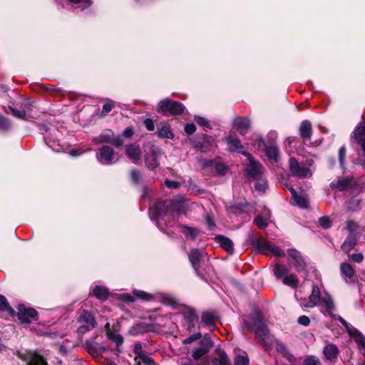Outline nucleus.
<instances>
[{"mask_svg": "<svg viewBox=\"0 0 365 365\" xmlns=\"http://www.w3.org/2000/svg\"><path fill=\"white\" fill-rule=\"evenodd\" d=\"M320 311L325 315L330 317L332 319L338 320L346 328L349 336L355 341L359 348L365 350V336L356 328L349 324L339 315L335 314L336 307L330 294H326L320 302Z\"/></svg>", "mask_w": 365, "mask_h": 365, "instance_id": "1", "label": "nucleus"}, {"mask_svg": "<svg viewBox=\"0 0 365 365\" xmlns=\"http://www.w3.org/2000/svg\"><path fill=\"white\" fill-rule=\"evenodd\" d=\"M181 204L173 200H159L150 208L149 215L158 227L163 221L165 225L172 226L176 215L178 214Z\"/></svg>", "mask_w": 365, "mask_h": 365, "instance_id": "2", "label": "nucleus"}, {"mask_svg": "<svg viewBox=\"0 0 365 365\" xmlns=\"http://www.w3.org/2000/svg\"><path fill=\"white\" fill-rule=\"evenodd\" d=\"M244 327L255 332L257 341L267 351L273 346V338L269 334L264 320L259 315H255L250 320L243 319Z\"/></svg>", "mask_w": 365, "mask_h": 365, "instance_id": "3", "label": "nucleus"}, {"mask_svg": "<svg viewBox=\"0 0 365 365\" xmlns=\"http://www.w3.org/2000/svg\"><path fill=\"white\" fill-rule=\"evenodd\" d=\"M145 161L150 170H153L159 165L158 157L161 155L160 150L151 142L144 144Z\"/></svg>", "mask_w": 365, "mask_h": 365, "instance_id": "4", "label": "nucleus"}, {"mask_svg": "<svg viewBox=\"0 0 365 365\" xmlns=\"http://www.w3.org/2000/svg\"><path fill=\"white\" fill-rule=\"evenodd\" d=\"M206 255L202 250H192L189 254V259L196 274L202 279L205 278L203 267L205 265Z\"/></svg>", "mask_w": 365, "mask_h": 365, "instance_id": "5", "label": "nucleus"}, {"mask_svg": "<svg viewBox=\"0 0 365 365\" xmlns=\"http://www.w3.org/2000/svg\"><path fill=\"white\" fill-rule=\"evenodd\" d=\"M184 110L185 107L182 103L168 98L162 100L158 104V111L165 115L168 113L173 115H179Z\"/></svg>", "mask_w": 365, "mask_h": 365, "instance_id": "6", "label": "nucleus"}, {"mask_svg": "<svg viewBox=\"0 0 365 365\" xmlns=\"http://www.w3.org/2000/svg\"><path fill=\"white\" fill-rule=\"evenodd\" d=\"M78 322L80 326L78 327V332L81 334H85L93 329L97 325V322L93 314L87 311L83 310L78 317Z\"/></svg>", "mask_w": 365, "mask_h": 365, "instance_id": "7", "label": "nucleus"}, {"mask_svg": "<svg viewBox=\"0 0 365 365\" xmlns=\"http://www.w3.org/2000/svg\"><path fill=\"white\" fill-rule=\"evenodd\" d=\"M256 248L265 255H273L277 257L284 256V252L279 247L272 245L270 242L263 238L257 239L255 242Z\"/></svg>", "mask_w": 365, "mask_h": 365, "instance_id": "8", "label": "nucleus"}, {"mask_svg": "<svg viewBox=\"0 0 365 365\" xmlns=\"http://www.w3.org/2000/svg\"><path fill=\"white\" fill-rule=\"evenodd\" d=\"M96 156L97 160L103 165H110L118 161V159H115L113 148L108 145H103L99 148Z\"/></svg>", "mask_w": 365, "mask_h": 365, "instance_id": "9", "label": "nucleus"}, {"mask_svg": "<svg viewBox=\"0 0 365 365\" xmlns=\"http://www.w3.org/2000/svg\"><path fill=\"white\" fill-rule=\"evenodd\" d=\"M96 143H110L116 148H120L123 145L122 137L119 135H115L113 132L108 131L100 134L93 139Z\"/></svg>", "mask_w": 365, "mask_h": 365, "instance_id": "10", "label": "nucleus"}, {"mask_svg": "<svg viewBox=\"0 0 365 365\" xmlns=\"http://www.w3.org/2000/svg\"><path fill=\"white\" fill-rule=\"evenodd\" d=\"M289 169L291 173L299 178H307L312 175L311 170L304 166L301 165L294 158L289 160Z\"/></svg>", "mask_w": 365, "mask_h": 365, "instance_id": "11", "label": "nucleus"}, {"mask_svg": "<svg viewBox=\"0 0 365 365\" xmlns=\"http://www.w3.org/2000/svg\"><path fill=\"white\" fill-rule=\"evenodd\" d=\"M19 356L27 362L26 365H48L46 361L39 354L31 351L19 353Z\"/></svg>", "mask_w": 365, "mask_h": 365, "instance_id": "12", "label": "nucleus"}, {"mask_svg": "<svg viewBox=\"0 0 365 365\" xmlns=\"http://www.w3.org/2000/svg\"><path fill=\"white\" fill-rule=\"evenodd\" d=\"M125 154L128 158L135 164L139 163L142 159V150L136 143L125 145Z\"/></svg>", "mask_w": 365, "mask_h": 365, "instance_id": "13", "label": "nucleus"}, {"mask_svg": "<svg viewBox=\"0 0 365 365\" xmlns=\"http://www.w3.org/2000/svg\"><path fill=\"white\" fill-rule=\"evenodd\" d=\"M243 154L247 156L250 160V163L246 168L247 175L253 178L260 176L264 171L262 165L255 161L250 153H243Z\"/></svg>", "mask_w": 365, "mask_h": 365, "instance_id": "14", "label": "nucleus"}, {"mask_svg": "<svg viewBox=\"0 0 365 365\" xmlns=\"http://www.w3.org/2000/svg\"><path fill=\"white\" fill-rule=\"evenodd\" d=\"M18 318L21 323H31V320L37 316V312L33 308H27L21 304L18 309Z\"/></svg>", "mask_w": 365, "mask_h": 365, "instance_id": "15", "label": "nucleus"}, {"mask_svg": "<svg viewBox=\"0 0 365 365\" xmlns=\"http://www.w3.org/2000/svg\"><path fill=\"white\" fill-rule=\"evenodd\" d=\"M213 343L209 337H204L200 341L199 348L195 349L192 352V357L197 360L206 354L212 347Z\"/></svg>", "mask_w": 365, "mask_h": 365, "instance_id": "16", "label": "nucleus"}, {"mask_svg": "<svg viewBox=\"0 0 365 365\" xmlns=\"http://www.w3.org/2000/svg\"><path fill=\"white\" fill-rule=\"evenodd\" d=\"M289 256L293 259V262H291L295 267V269L298 271H302L306 267V262L304 259L302 258L301 254L294 249H290L288 250Z\"/></svg>", "mask_w": 365, "mask_h": 365, "instance_id": "17", "label": "nucleus"}, {"mask_svg": "<svg viewBox=\"0 0 365 365\" xmlns=\"http://www.w3.org/2000/svg\"><path fill=\"white\" fill-rule=\"evenodd\" d=\"M309 304H301V307L302 308H312L315 306H318L320 304L321 299V292L318 286L313 285L312 293L309 297Z\"/></svg>", "mask_w": 365, "mask_h": 365, "instance_id": "18", "label": "nucleus"}, {"mask_svg": "<svg viewBox=\"0 0 365 365\" xmlns=\"http://www.w3.org/2000/svg\"><path fill=\"white\" fill-rule=\"evenodd\" d=\"M234 125L242 135L246 134L250 126V121L248 118L237 117L234 120Z\"/></svg>", "mask_w": 365, "mask_h": 365, "instance_id": "19", "label": "nucleus"}, {"mask_svg": "<svg viewBox=\"0 0 365 365\" xmlns=\"http://www.w3.org/2000/svg\"><path fill=\"white\" fill-rule=\"evenodd\" d=\"M357 238L358 236L356 233L349 234L348 237L341 245L342 250L346 253H349L351 251L356 245Z\"/></svg>", "mask_w": 365, "mask_h": 365, "instance_id": "20", "label": "nucleus"}, {"mask_svg": "<svg viewBox=\"0 0 365 365\" xmlns=\"http://www.w3.org/2000/svg\"><path fill=\"white\" fill-rule=\"evenodd\" d=\"M323 353L327 359L332 361L337 358L339 349L335 344H329L324 348Z\"/></svg>", "mask_w": 365, "mask_h": 365, "instance_id": "21", "label": "nucleus"}, {"mask_svg": "<svg viewBox=\"0 0 365 365\" xmlns=\"http://www.w3.org/2000/svg\"><path fill=\"white\" fill-rule=\"evenodd\" d=\"M289 190L292 193V199L294 204L298 205L301 208L308 207V202L305 197L299 196L293 187H289Z\"/></svg>", "mask_w": 365, "mask_h": 365, "instance_id": "22", "label": "nucleus"}, {"mask_svg": "<svg viewBox=\"0 0 365 365\" xmlns=\"http://www.w3.org/2000/svg\"><path fill=\"white\" fill-rule=\"evenodd\" d=\"M340 272L343 278L346 281H349L354 275V270L351 265L347 262H342L340 264Z\"/></svg>", "mask_w": 365, "mask_h": 365, "instance_id": "23", "label": "nucleus"}, {"mask_svg": "<svg viewBox=\"0 0 365 365\" xmlns=\"http://www.w3.org/2000/svg\"><path fill=\"white\" fill-rule=\"evenodd\" d=\"M227 145H228V149L230 151H240L241 149H242V145L241 144L240 140L234 135H229L225 139Z\"/></svg>", "mask_w": 365, "mask_h": 365, "instance_id": "24", "label": "nucleus"}, {"mask_svg": "<svg viewBox=\"0 0 365 365\" xmlns=\"http://www.w3.org/2000/svg\"><path fill=\"white\" fill-rule=\"evenodd\" d=\"M299 133L302 138L309 139L312 135V123L309 120H303L299 126Z\"/></svg>", "mask_w": 365, "mask_h": 365, "instance_id": "25", "label": "nucleus"}, {"mask_svg": "<svg viewBox=\"0 0 365 365\" xmlns=\"http://www.w3.org/2000/svg\"><path fill=\"white\" fill-rule=\"evenodd\" d=\"M215 239L220 247H222L227 252L232 253L233 252V243L231 240L222 235L217 236Z\"/></svg>", "mask_w": 365, "mask_h": 365, "instance_id": "26", "label": "nucleus"}, {"mask_svg": "<svg viewBox=\"0 0 365 365\" xmlns=\"http://www.w3.org/2000/svg\"><path fill=\"white\" fill-rule=\"evenodd\" d=\"M351 180L348 178H341L334 180L330 186L331 188L338 189L340 191L346 190L349 185Z\"/></svg>", "mask_w": 365, "mask_h": 365, "instance_id": "27", "label": "nucleus"}, {"mask_svg": "<svg viewBox=\"0 0 365 365\" xmlns=\"http://www.w3.org/2000/svg\"><path fill=\"white\" fill-rule=\"evenodd\" d=\"M217 355L212 361V365H229V360L227 354L220 349L215 350Z\"/></svg>", "mask_w": 365, "mask_h": 365, "instance_id": "28", "label": "nucleus"}, {"mask_svg": "<svg viewBox=\"0 0 365 365\" xmlns=\"http://www.w3.org/2000/svg\"><path fill=\"white\" fill-rule=\"evenodd\" d=\"M93 294L97 299L104 301L107 299L109 291L105 287L96 286L93 290Z\"/></svg>", "mask_w": 365, "mask_h": 365, "instance_id": "29", "label": "nucleus"}, {"mask_svg": "<svg viewBox=\"0 0 365 365\" xmlns=\"http://www.w3.org/2000/svg\"><path fill=\"white\" fill-rule=\"evenodd\" d=\"M185 319L187 323V329H190L197 323L198 316L193 309H190L185 317Z\"/></svg>", "mask_w": 365, "mask_h": 365, "instance_id": "30", "label": "nucleus"}, {"mask_svg": "<svg viewBox=\"0 0 365 365\" xmlns=\"http://www.w3.org/2000/svg\"><path fill=\"white\" fill-rule=\"evenodd\" d=\"M148 330H149L148 326L145 324L141 323V324H138L133 326L130 329L129 333L131 335L137 336V335L143 334L147 332Z\"/></svg>", "mask_w": 365, "mask_h": 365, "instance_id": "31", "label": "nucleus"}, {"mask_svg": "<svg viewBox=\"0 0 365 365\" xmlns=\"http://www.w3.org/2000/svg\"><path fill=\"white\" fill-rule=\"evenodd\" d=\"M71 6L74 9L83 10L91 5V0H68Z\"/></svg>", "mask_w": 365, "mask_h": 365, "instance_id": "32", "label": "nucleus"}, {"mask_svg": "<svg viewBox=\"0 0 365 365\" xmlns=\"http://www.w3.org/2000/svg\"><path fill=\"white\" fill-rule=\"evenodd\" d=\"M265 154L269 160L275 161L279 158V149L275 145H269L265 147Z\"/></svg>", "mask_w": 365, "mask_h": 365, "instance_id": "33", "label": "nucleus"}, {"mask_svg": "<svg viewBox=\"0 0 365 365\" xmlns=\"http://www.w3.org/2000/svg\"><path fill=\"white\" fill-rule=\"evenodd\" d=\"M354 140L357 142H361L365 140V124L359 125L354 131Z\"/></svg>", "mask_w": 365, "mask_h": 365, "instance_id": "34", "label": "nucleus"}, {"mask_svg": "<svg viewBox=\"0 0 365 365\" xmlns=\"http://www.w3.org/2000/svg\"><path fill=\"white\" fill-rule=\"evenodd\" d=\"M289 272V269L284 264H277L274 268V274L277 279H283Z\"/></svg>", "mask_w": 365, "mask_h": 365, "instance_id": "35", "label": "nucleus"}, {"mask_svg": "<svg viewBox=\"0 0 365 365\" xmlns=\"http://www.w3.org/2000/svg\"><path fill=\"white\" fill-rule=\"evenodd\" d=\"M282 282L285 285L296 287L299 284V279L294 274H287L282 279Z\"/></svg>", "mask_w": 365, "mask_h": 365, "instance_id": "36", "label": "nucleus"}, {"mask_svg": "<svg viewBox=\"0 0 365 365\" xmlns=\"http://www.w3.org/2000/svg\"><path fill=\"white\" fill-rule=\"evenodd\" d=\"M0 312H6L10 314H13L14 311L9 305L6 298L0 294Z\"/></svg>", "mask_w": 365, "mask_h": 365, "instance_id": "37", "label": "nucleus"}, {"mask_svg": "<svg viewBox=\"0 0 365 365\" xmlns=\"http://www.w3.org/2000/svg\"><path fill=\"white\" fill-rule=\"evenodd\" d=\"M215 316L210 312H205L202 315V322L207 326H212L215 322Z\"/></svg>", "mask_w": 365, "mask_h": 365, "instance_id": "38", "label": "nucleus"}, {"mask_svg": "<svg viewBox=\"0 0 365 365\" xmlns=\"http://www.w3.org/2000/svg\"><path fill=\"white\" fill-rule=\"evenodd\" d=\"M9 110H10L11 113L14 117L21 119V120H28V118H27L28 113L25 110H19L13 108L11 106L9 107Z\"/></svg>", "mask_w": 365, "mask_h": 365, "instance_id": "39", "label": "nucleus"}, {"mask_svg": "<svg viewBox=\"0 0 365 365\" xmlns=\"http://www.w3.org/2000/svg\"><path fill=\"white\" fill-rule=\"evenodd\" d=\"M158 135L161 138H172L173 134L172 133L170 128L168 125H163L158 130Z\"/></svg>", "mask_w": 365, "mask_h": 365, "instance_id": "40", "label": "nucleus"}, {"mask_svg": "<svg viewBox=\"0 0 365 365\" xmlns=\"http://www.w3.org/2000/svg\"><path fill=\"white\" fill-rule=\"evenodd\" d=\"M115 106V103L113 101H109L106 103L103 106V108L101 113V116H105L109 112L112 110V109Z\"/></svg>", "mask_w": 365, "mask_h": 365, "instance_id": "41", "label": "nucleus"}, {"mask_svg": "<svg viewBox=\"0 0 365 365\" xmlns=\"http://www.w3.org/2000/svg\"><path fill=\"white\" fill-rule=\"evenodd\" d=\"M255 188L259 192H264L267 188V182L264 179L259 180L255 184Z\"/></svg>", "mask_w": 365, "mask_h": 365, "instance_id": "42", "label": "nucleus"}, {"mask_svg": "<svg viewBox=\"0 0 365 365\" xmlns=\"http://www.w3.org/2000/svg\"><path fill=\"white\" fill-rule=\"evenodd\" d=\"M133 294L135 297L141 299L143 300L149 301L152 299V296L143 291H138L135 290L133 291Z\"/></svg>", "mask_w": 365, "mask_h": 365, "instance_id": "43", "label": "nucleus"}, {"mask_svg": "<svg viewBox=\"0 0 365 365\" xmlns=\"http://www.w3.org/2000/svg\"><path fill=\"white\" fill-rule=\"evenodd\" d=\"M319 224L324 229L329 228L331 226V222L329 217L326 216L322 217L319 219Z\"/></svg>", "mask_w": 365, "mask_h": 365, "instance_id": "44", "label": "nucleus"}, {"mask_svg": "<svg viewBox=\"0 0 365 365\" xmlns=\"http://www.w3.org/2000/svg\"><path fill=\"white\" fill-rule=\"evenodd\" d=\"M303 365H320V361L317 357L310 356L304 360Z\"/></svg>", "mask_w": 365, "mask_h": 365, "instance_id": "45", "label": "nucleus"}, {"mask_svg": "<svg viewBox=\"0 0 365 365\" xmlns=\"http://www.w3.org/2000/svg\"><path fill=\"white\" fill-rule=\"evenodd\" d=\"M255 223L259 228L261 229H264L267 226V220L260 215L257 216L255 219Z\"/></svg>", "mask_w": 365, "mask_h": 365, "instance_id": "46", "label": "nucleus"}, {"mask_svg": "<svg viewBox=\"0 0 365 365\" xmlns=\"http://www.w3.org/2000/svg\"><path fill=\"white\" fill-rule=\"evenodd\" d=\"M195 121L200 126L205 127L208 129L212 128L209 121L205 118L197 116L195 118Z\"/></svg>", "mask_w": 365, "mask_h": 365, "instance_id": "47", "label": "nucleus"}, {"mask_svg": "<svg viewBox=\"0 0 365 365\" xmlns=\"http://www.w3.org/2000/svg\"><path fill=\"white\" fill-rule=\"evenodd\" d=\"M346 228L349 231V234L350 233H356L355 231L358 228V225H357L356 222H355L354 221H351V220H349V221L346 222Z\"/></svg>", "mask_w": 365, "mask_h": 365, "instance_id": "48", "label": "nucleus"}, {"mask_svg": "<svg viewBox=\"0 0 365 365\" xmlns=\"http://www.w3.org/2000/svg\"><path fill=\"white\" fill-rule=\"evenodd\" d=\"M10 127V122L8 118L0 115V129L6 130Z\"/></svg>", "mask_w": 365, "mask_h": 365, "instance_id": "49", "label": "nucleus"}, {"mask_svg": "<svg viewBox=\"0 0 365 365\" xmlns=\"http://www.w3.org/2000/svg\"><path fill=\"white\" fill-rule=\"evenodd\" d=\"M248 359L245 356H237L235 360V365H248Z\"/></svg>", "mask_w": 365, "mask_h": 365, "instance_id": "50", "label": "nucleus"}, {"mask_svg": "<svg viewBox=\"0 0 365 365\" xmlns=\"http://www.w3.org/2000/svg\"><path fill=\"white\" fill-rule=\"evenodd\" d=\"M139 359L145 365H155L154 360L151 357L145 355V354L140 355V357Z\"/></svg>", "mask_w": 365, "mask_h": 365, "instance_id": "51", "label": "nucleus"}, {"mask_svg": "<svg viewBox=\"0 0 365 365\" xmlns=\"http://www.w3.org/2000/svg\"><path fill=\"white\" fill-rule=\"evenodd\" d=\"M345 156H346V148H345V147L342 146L340 148L339 151V163L342 168H344V165Z\"/></svg>", "mask_w": 365, "mask_h": 365, "instance_id": "52", "label": "nucleus"}, {"mask_svg": "<svg viewBox=\"0 0 365 365\" xmlns=\"http://www.w3.org/2000/svg\"><path fill=\"white\" fill-rule=\"evenodd\" d=\"M44 140H45L46 143V144H47V145H48L51 149H53V150L57 151V152H59V151H60V148H58V147H60V144H59V143H58V144H57V147L56 146V144H53H53H51V138L50 137H48V136H46V137L44 138ZM53 143H55V140H53Z\"/></svg>", "mask_w": 365, "mask_h": 365, "instance_id": "53", "label": "nucleus"}, {"mask_svg": "<svg viewBox=\"0 0 365 365\" xmlns=\"http://www.w3.org/2000/svg\"><path fill=\"white\" fill-rule=\"evenodd\" d=\"M215 171L220 175H225L227 171V168L222 164L219 163L215 165Z\"/></svg>", "mask_w": 365, "mask_h": 365, "instance_id": "54", "label": "nucleus"}, {"mask_svg": "<svg viewBox=\"0 0 365 365\" xmlns=\"http://www.w3.org/2000/svg\"><path fill=\"white\" fill-rule=\"evenodd\" d=\"M201 334L200 333H197V334H192L191 335L190 337L185 339L184 341H183V343L185 344H190L192 343V341L197 340V339H199L201 338Z\"/></svg>", "mask_w": 365, "mask_h": 365, "instance_id": "55", "label": "nucleus"}, {"mask_svg": "<svg viewBox=\"0 0 365 365\" xmlns=\"http://www.w3.org/2000/svg\"><path fill=\"white\" fill-rule=\"evenodd\" d=\"M165 185L168 188H171V189H176V188H178L180 186V183L179 182L169 180H166L165 181Z\"/></svg>", "mask_w": 365, "mask_h": 365, "instance_id": "56", "label": "nucleus"}, {"mask_svg": "<svg viewBox=\"0 0 365 365\" xmlns=\"http://www.w3.org/2000/svg\"><path fill=\"white\" fill-rule=\"evenodd\" d=\"M297 322L299 324L301 325H303V326H305V327H307L310 324V319L308 317L305 316V315H303V316H300L298 319H297Z\"/></svg>", "mask_w": 365, "mask_h": 365, "instance_id": "57", "label": "nucleus"}, {"mask_svg": "<svg viewBox=\"0 0 365 365\" xmlns=\"http://www.w3.org/2000/svg\"><path fill=\"white\" fill-rule=\"evenodd\" d=\"M130 177H131L132 180L134 182L137 183L140 181L141 175H140V173L138 170H133L130 172Z\"/></svg>", "mask_w": 365, "mask_h": 365, "instance_id": "58", "label": "nucleus"}, {"mask_svg": "<svg viewBox=\"0 0 365 365\" xmlns=\"http://www.w3.org/2000/svg\"><path fill=\"white\" fill-rule=\"evenodd\" d=\"M196 130V127L195 125V124L193 123H187L185 125V131L188 134V135H192L193 134Z\"/></svg>", "mask_w": 365, "mask_h": 365, "instance_id": "59", "label": "nucleus"}, {"mask_svg": "<svg viewBox=\"0 0 365 365\" xmlns=\"http://www.w3.org/2000/svg\"><path fill=\"white\" fill-rule=\"evenodd\" d=\"M349 258L352 261L359 263L363 261L364 256L361 253H356V254H352V255H349Z\"/></svg>", "mask_w": 365, "mask_h": 365, "instance_id": "60", "label": "nucleus"}, {"mask_svg": "<svg viewBox=\"0 0 365 365\" xmlns=\"http://www.w3.org/2000/svg\"><path fill=\"white\" fill-rule=\"evenodd\" d=\"M185 228L187 230L188 235L192 239L196 237V236L198 234V231L197 229L190 227H185Z\"/></svg>", "mask_w": 365, "mask_h": 365, "instance_id": "61", "label": "nucleus"}, {"mask_svg": "<svg viewBox=\"0 0 365 365\" xmlns=\"http://www.w3.org/2000/svg\"><path fill=\"white\" fill-rule=\"evenodd\" d=\"M134 353L136 355V358H138V359L140 357V355L144 354L142 352V345L140 343L135 344Z\"/></svg>", "mask_w": 365, "mask_h": 365, "instance_id": "62", "label": "nucleus"}, {"mask_svg": "<svg viewBox=\"0 0 365 365\" xmlns=\"http://www.w3.org/2000/svg\"><path fill=\"white\" fill-rule=\"evenodd\" d=\"M134 133L135 132H134L133 128L131 127H128L124 130L122 135H123V137L129 138L133 135Z\"/></svg>", "mask_w": 365, "mask_h": 365, "instance_id": "63", "label": "nucleus"}, {"mask_svg": "<svg viewBox=\"0 0 365 365\" xmlns=\"http://www.w3.org/2000/svg\"><path fill=\"white\" fill-rule=\"evenodd\" d=\"M110 339L114 341L117 345H121L123 343V338L120 334L113 335Z\"/></svg>", "mask_w": 365, "mask_h": 365, "instance_id": "64", "label": "nucleus"}]
</instances>
